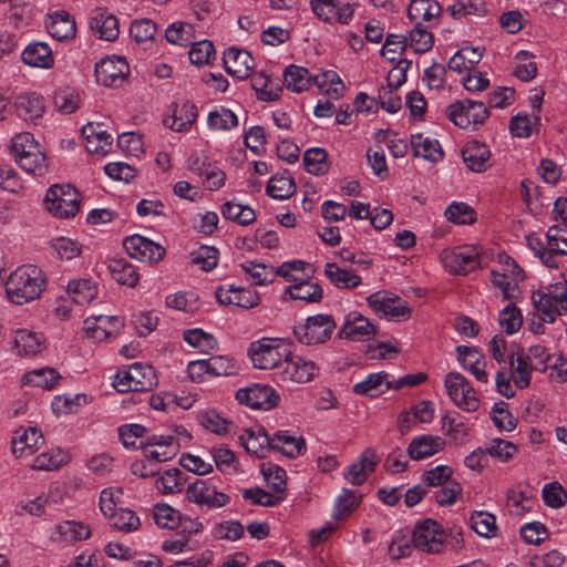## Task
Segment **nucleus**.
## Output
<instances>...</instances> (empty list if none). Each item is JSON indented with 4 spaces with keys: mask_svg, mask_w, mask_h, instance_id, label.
<instances>
[{
    "mask_svg": "<svg viewBox=\"0 0 567 567\" xmlns=\"http://www.w3.org/2000/svg\"><path fill=\"white\" fill-rule=\"evenodd\" d=\"M499 327L509 336L516 333L523 326V315L513 303H508L498 313Z\"/></svg>",
    "mask_w": 567,
    "mask_h": 567,
    "instance_id": "nucleus-64",
    "label": "nucleus"
},
{
    "mask_svg": "<svg viewBox=\"0 0 567 567\" xmlns=\"http://www.w3.org/2000/svg\"><path fill=\"white\" fill-rule=\"evenodd\" d=\"M441 259L444 267L455 275H465L474 270L478 264L477 254L468 247L444 250Z\"/></svg>",
    "mask_w": 567,
    "mask_h": 567,
    "instance_id": "nucleus-21",
    "label": "nucleus"
},
{
    "mask_svg": "<svg viewBox=\"0 0 567 567\" xmlns=\"http://www.w3.org/2000/svg\"><path fill=\"white\" fill-rule=\"evenodd\" d=\"M61 379L60 373L53 368H40L27 372L21 383L23 385H32L43 390H53Z\"/></svg>",
    "mask_w": 567,
    "mask_h": 567,
    "instance_id": "nucleus-43",
    "label": "nucleus"
},
{
    "mask_svg": "<svg viewBox=\"0 0 567 567\" xmlns=\"http://www.w3.org/2000/svg\"><path fill=\"white\" fill-rule=\"evenodd\" d=\"M266 192L275 199H287L296 192V184L288 175L272 176L268 182Z\"/></svg>",
    "mask_w": 567,
    "mask_h": 567,
    "instance_id": "nucleus-62",
    "label": "nucleus"
},
{
    "mask_svg": "<svg viewBox=\"0 0 567 567\" xmlns=\"http://www.w3.org/2000/svg\"><path fill=\"white\" fill-rule=\"evenodd\" d=\"M472 529L480 536L491 538L496 535V518L487 512H475L470 517Z\"/></svg>",
    "mask_w": 567,
    "mask_h": 567,
    "instance_id": "nucleus-63",
    "label": "nucleus"
},
{
    "mask_svg": "<svg viewBox=\"0 0 567 567\" xmlns=\"http://www.w3.org/2000/svg\"><path fill=\"white\" fill-rule=\"evenodd\" d=\"M240 268L255 286L271 284L276 278L275 269L271 266L256 260H246L240 264Z\"/></svg>",
    "mask_w": 567,
    "mask_h": 567,
    "instance_id": "nucleus-47",
    "label": "nucleus"
},
{
    "mask_svg": "<svg viewBox=\"0 0 567 567\" xmlns=\"http://www.w3.org/2000/svg\"><path fill=\"white\" fill-rule=\"evenodd\" d=\"M312 12L323 22L349 24L353 17L350 3L339 0H310Z\"/></svg>",
    "mask_w": 567,
    "mask_h": 567,
    "instance_id": "nucleus-18",
    "label": "nucleus"
},
{
    "mask_svg": "<svg viewBox=\"0 0 567 567\" xmlns=\"http://www.w3.org/2000/svg\"><path fill=\"white\" fill-rule=\"evenodd\" d=\"M220 213L225 219L231 220L241 226L250 225L256 219V213L250 206L243 205L235 200L224 203L220 208Z\"/></svg>",
    "mask_w": 567,
    "mask_h": 567,
    "instance_id": "nucleus-48",
    "label": "nucleus"
},
{
    "mask_svg": "<svg viewBox=\"0 0 567 567\" xmlns=\"http://www.w3.org/2000/svg\"><path fill=\"white\" fill-rule=\"evenodd\" d=\"M10 150L16 162L24 172L38 176L47 173V156L31 133L23 132L14 135Z\"/></svg>",
    "mask_w": 567,
    "mask_h": 567,
    "instance_id": "nucleus-2",
    "label": "nucleus"
},
{
    "mask_svg": "<svg viewBox=\"0 0 567 567\" xmlns=\"http://www.w3.org/2000/svg\"><path fill=\"white\" fill-rule=\"evenodd\" d=\"M485 452L487 456H491L492 458L502 463H507L514 458L518 452V449L514 443L509 441L503 439H493L486 444Z\"/></svg>",
    "mask_w": 567,
    "mask_h": 567,
    "instance_id": "nucleus-60",
    "label": "nucleus"
},
{
    "mask_svg": "<svg viewBox=\"0 0 567 567\" xmlns=\"http://www.w3.org/2000/svg\"><path fill=\"white\" fill-rule=\"evenodd\" d=\"M107 518L114 528L123 533L136 532L141 526L140 517L128 508H118Z\"/></svg>",
    "mask_w": 567,
    "mask_h": 567,
    "instance_id": "nucleus-59",
    "label": "nucleus"
},
{
    "mask_svg": "<svg viewBox=\"0 0 567 567\" xmlns=\"http://www.w3.org/2000/svg\"><path fill=\"white\" fill-rule=\"evenodd\" d=\"M157 384V377L152 365L135 362L118 371L113 385L118 392L151 391Z\"/></svg>",
    "mask_w": 567,
    "mask_h": 567,
    "instance_id": "nucleus-6",
    "label": "nucleus"
},
{
    "mask_svg": "<svg viewBox=\"0 0 567 567\" xmlns=\"http://www.w3.org/2000/svg\"><path fill=\"white\" fill-rule=\"evenodd\" d=\"M239 441L247 453L262 458L271 451V437L262 426L246 429L239 435Z\"/></svg>",
    "mask_w": 567,
    "mask_h": 567,
    "instance_id": "nucleus-31",
    "label": "nucleus"
},
{
    "mask_svg": "<svg viewBox=\"0 0 567 567\" xmlns=\"http://www.w3.org/2000/svg\"><path fill=\"white\" fill-rule=\"evenodd\" d=\"M261 473L267 485L276 493L286 498L287 474L286 471L274 463H262Z\"/></svg>",
    "mask_w": 567,
    "mask_h": 567,
    "instance_id": "nucleus-52",
    "label": "nucleus"
},
{
    "mask_svg": "<svg viewBox=\"0 0 567 567\" xmlns=\"http://www.w3.org/2000/svg\"><path fill=\"white\" fill-rule=\"evenodd\" d=\"M22 61L34 68L50 69L54 64L51 48L45 42H32L21 53Z\"/></svg>",
    "mask_w": 567,
    "mask_h": 567,
    "instance_id": "nucleus-39",
    "label": "nucleus"
},
{
    "mask_svg": "<svg viewBox=\"0 0 567 567\" xmlns=\"http://www.w3.org/2000/svg\"><path fill=\"white\" fill-rule=\"evenodd\" d=\"M14 349L19 355L35 357L45 349V338L41 332L18 329L13 337Z\"/></svg>",
    "mask_w": 567,
    "mask_h": 567,
    "instance_id": "nucleus-32",
    "label": "nucleus"
},
{
    "mask_svg": "<svg viewBox=\"0 0 567 567\" xmlns=\"http://www.w3.org/2000/svg\"><path fill=\"white\" fill-rule=\"evenodd\" d=\"M153 518L159 528L175 529L183 522L182 513L168 504L159 503L153 507Z\"/></svg>",
    "mask_w": 567,
    "mask_h": 567,
    "instance_id": "nucleus-51",
    "label": "nucleus"
},
{
    "mask_svg": "<svg viewBox=\"0 0 567 567\" xmlns=\"http://www.w3.org/2000/svg\"><path fill=\"white\" fill-rule=\"evenodd\" d=\"M47 209L58 218H70L80 209L79 194L70 184L51 186L44 198Z\"/></svg>",
    "mask_w": 567,
    "mask_h": 567,
    "instance_id": "nucleus-8",
    "label": "nucleus"
},
{
    "mask_svg": "<svg viewBox=\"0 0 567 567\" xmlns=\"http://www.w3.org/2000/svg\"><path fill=\"white\" fill-rule=\"evenodd\" d=\"M532 301L540 319L546 323H554L557 317L567 313V290L561 284L551 285L546 290L534 291Z\"/></svg>",
    "mask_w": 567,
    "mask_h": 567,
    "instance_id": "nucleus-3",
    "label": "nucleus"
},
{
    "mask_svg": "<svg viewBox=\"0 0 567 567\" xmlns=\"http://www.w3.org/2000/svg\"><path fill=\"white\" fill-rule=\"evenodd\" d=\"M447 395L460 409L474 412L480 408V400L470 381L460 372H449L444 379Z\"/></svg>",
    "mask_w": 567,
    "mask_h": 567,
    "instance_id": "nucleus-11",
    "label": "nucleus"
},
{
    "mask_svg": "<svg viewBox=\"0 0 567 567\" xmlns=\"http://www.w3.org/2000/svg\"><path fill=\"white\" fill-rule=\"evenodd\" d=\"M462 157L472 172L481 173L488 167L491 151L485 144L472 141L463 147Z\"/></svg>",
    "mask_w": 567,
    "mask_h": 567,
    "instance_id": "nucleus-37",
    "label": "nucleus"
},
{
    "mask_svg": "<svg viewBox=\"0 0 567 567\" xmlns=\"http://www.w3.org/2000/svg\"><path fill=\"white\" fill-rule=\"evenodd\" d=\"M68 291L78 305L90 303L97 295V288L90 279L71 280Z\"/></svg>",
    "mask_w": 567,
    "mask_h": 567,
    "instance_id": "nucleus-57",
    "label": "nucleus"
},
{
    "mask_svg": "<svg viewBox=\"0 0 567 567\" xmlns=\"http://www.w3.org/2000/svg\"><path fill=\"white\" fill-rule=\"evenodd\" d=\"M85 148L91 154L105 155L112 147L113 137L104 130L103 124L89 123L82 127Z\"/></svg>",
    "mask_w": 567,
    "mask_h": 567,
    "instance_id": "nucleus-29",
    "label": "nucleus"
},
{
    "mask_svg": "<svg viewBox=\"0 0 567 567\" xmlns=\"http://www.w3.org/2000/svg\"><path fill=\"white\" fill-rule=\"evenodd\" d=\"M446 115L456 126L468 128L482 125L489 116L485 103L471 99L458 100L446 109Z\"/></svg>",
    "mask_w": 567,
    "mask_h": 567,
    "instance_id": "nucleus-9",
    "label": "nucleus"
},
{
    "mask_svg": "<svg viewBox=\"0 0 567 567\" xmlns=\"http://www.w3.org/2000/svg\"><path fill=\"white\" fill-rule=\"evenodd\" d=\"M123 246L132 258L143 262L155 264L165 256V249L159 244L137 234L126 237Z\"/></svg>",
    "mask_w": 567,
    "mask_h": 567,
    "instance_id": "nucleus-17",
    "label": "nucleus"
},
{
    "mask_svg": "<svg viewBox=\"0 0 567 567\" xmlns=\"http://www.w3.org/2000/svg\"><path fill=\"white\" fill-rule=\"evenodd\" d=\"M367 302L377 315L390 319L408 318L411 312L408 302L386 291H377L370 295Z\"/></svg>",
    "mask_w": 567,
    "mask_h": 567,
    "instance_id": "nucleus-15",
    "label": "nucleus"
},
{
    "mask_svg": "<svg viewBox=\"0 0 567 567\" xmlns=\"http://www.w3.org/2000/svg\"><path fill=\"white\" fill-rule=\"evenodd\" d=\"M112 278L124 286L134 287L138 281L135 267L123 258L112 259L109 264Z\"/></svg>",
    "mask_w": 567,
    "mask_h": 567,
    "instance_id": "nucleus-50",
    "label": "nucleus"
},
{
    "mask_svg": "<svg viewBox=\"0 0 567 567\" xmlns=\"http://www.w3.org/2000/svg\"><path fill=\"white\" fill-rule=\"evenodd\" d=\"M128 72V63L122 56H107L95 65L96 81L104 86L122 85Z\"/></svg>",
    "mask_w": 567,
    "mask_h": 567,
    "instance_id": "nucleus-16",
    "label": "nucleus"
},
{
    "mask_svg": "<svg viewBox=\"0 0 567 567\" xmlns=\"http://www.w3.org/2000/svg\"><path fill=\"white\" fill-rule=\"evenodd\" d=\"M546 243L548 252L556 268L559 267V259L567 256V228L559 226H551L546 231Z\"/></svg>",
    "mask_w": 567,
    "mask_h": 567,
    "instance_id": "nucleus-45",
    "label": "nucleus"
},
{
    "mask_svg": "<svg viewBox=\"0 0 567 567\" xmlns=\"http://www.w3.org/2000/svg\"><path fill=\"white\" fill-rule=\"evenodd\" d=\"M271 451H277L289 458L301 456L307 451V444L301 435L287 430H279L271 436Z\"/></svg>",
    "mask_w": 567,
    "mask_h": 567,
    "instance_id": "nucleus-25",
    "label": "nucleus"
},
{
    "mask_svg": "<svg viewBox=\"0 0 567 567\" xmlns=\"http://www.w3.org/2000/svg\"><path fill=\"white\" fill-rule=\"evenodd\" d=\"M324 274L338 288L352 289L361 284V278L353 271L338 267L337 264L328 262Z\"/></svg>",
    "mask_w": 567,
    "mask_h": 567,
    "instance_id": "nucleus-49",
    "label": "nucleus"
},
{
    "mask_svg": "<svg viewBox=\"0 0 567 567\" xmlns=\"http://www.w3.org/2000/svg\"><path fill=\"white\" fill-rule=\"evenodd\" d=\"M185 498L200 511H215L227 506L230 496L219 492L210 480L197 478L185 489Z\"/></svg>",
    "mask_w": 567,
    "mask_h": 567,
    "instance_id": "nucleus-7",
    "label": "nucleus"
},
{
    "mask_svg": "<svg viewBox=\"0 0 567 567\" xmlns=\"http://www.w3.org/2000/svg\"><path fill=\"white\" fill-rule=\"evenodd\" d=\"M303 165L308 173L319 176L329 169L328 154L324 148H309L303 154Z\"/></svg>",
    "mask_w": 567,
    "mask_h": 567,
    "instance_id": "nucleus-56",
    "label": "nucleus"
},
{
    "mask_svg": "<svg viewBox=\"0 0 567 567\" xmlns=\"http://www.w3.org/2000/svg\"><path fill=\"white\" fill-rule=\"evenodd\" d=\"M147 435V429L141 424L131 423L118 427L120 440L127 449L142 447L141 442H145Z\"/></svg>",
    "mask_w": 567,
    "mask_h": 567,
    "instance_id": "nucleus-61",
    "label": "nucleus"
},
{
    "mask_svg": "<svg viewBox=\"0 0 567 567\" xmlns=\"http://www.w3.org/2000/svg\"><path fill=\"white\" fill-rule=\"evenodd\" d=\"M248 354L257 369L279 368L281 370L285 360L289 358L290 349L284 340L264 338L250 344Z\"/></svg>",
    "mask_w": 567,
    "mask_h": 567,
    "instance_id": "nucleus-4",
    "label": "nucleus"
},
{
    "mask_svg": "<svg viewBox=\"0 0 567 567\" xmlns=\"http://www.w3.org/2000/svg\"><path fill=\"white\" fill-rule=\"evenodd\" d=\"M48 32L56 40H69L75 35L74 19L64 10L55 11L45 21Z\"/></svg>",
    "mask_w": 567,
    "mask_h": 567,
    "instance_id": "nucleus-35",
    "label": "nucleus"
},
{
    "mask_svg": "<svg viewBox=\"0 0 567 567\" xmlns=\"http://www.w3.org/2000/svg\"><path fill=\"white\" fill-rule=\"evenodd\" d=\"M44 285L45 278L40 268L23 265L10 274L6 281V293L12 303L24 305L38 299Z\"/></svg>",
    "mask_w": 567,
    "mask_h": 567,
    "instance_id": "nucleus-1",
    "label": "nucleus"
},
{
    "mask_svg": "<svg viewBox=\"0 0 567 567\" xmlns=\"http://www.w3.org/2000/svg\"><path fill=\"white\" fill-rule=\"evenodd\" d=\"M411 147L414 156L431 162H439L443 158V150L437 140L423 134L411 136Z\"/></svg>",
    "mask_w": 567,
    "mask_h": 567,
    "instance_id": "nucleus-42",
    "label": "nucleus"
},
{
    "mask_svg": "<svg viewBox=\"0 0 567 567\" xmlns=\"http://www.w3.org/2000/svg\"><path fill=\"white\" fill-rule=\"evenodd\" d=\"M235 398L240 404L265 411L277 406L280 400L274 388L264 384L241 388L236 391Z\"/></svg>",
    "mask_w": 567,
    "mask_h": 567,
    "instance_id": "nucleus-14",
    "label": "nucleus"
},
{
    "mask_svg": "<svg viewBox=\"0 0 567 567\" xmlns=\"http://www.w3.org/2000/svg\"><path fill=\"white\" fill-rule=\"evenodd\" d=\"M458 361L462 368L474 375L482 383L488 382V374L485 370L486 360L483 353L477 349L467 346H458L456 348Z\"/></svg>",
    "mask_w": 567,
    "mask_h": 567,
    "instance_id": "nucleus-28",
    "label": "nucleus"
},
{
    "mask_svg": "<svg viewBox=\"0 0 567 567\" xmlns=\"http://www.w3.org/2000/svg\"><path fill=\"white\" fill-rule=\"evenodd\" d=\"M284 82L288 90L301 93L311 86L313 76L308 69L291 64L284 72Z\"/></svg>",
    "mask_w": 567,
    "mask_h": 567,
    "instance_id": "nucleus-46",
    "label": "nucleus"
},
{
    "mask_svg": "<svg viewBox=\"0 0 567 567\" xmlns=\"http://www.w3.org/2000/svg\"><path fill=\"white\" fill-rule=\"evenodd\" d=\"M318 365L300 355H293L291 352L289 358L285 360V363L279 371L282 381H291L296 383H307L313 380L318 373Z\"/></svg>",
    "mask_w": 567,
    "mask_h": 567,
    "instance_id": "nucleus-19",
    "label": "nucleus"
},
{
    "mask_svg": "<svg viewBox=\"0 0 567 567\" xmlns=\"http://www.w3.org/2000/svg\"><path fill=\"white\" fill-rule=\"evenodd\" d=\"M313 84L330 99L339 100L343 96L346 86L337 72L327 70L313 75Z\"/></svg>",
    "mask_w": 567,
    "mask_h": 567,
    "instance_id": "nucleus-44",
    "label": "nucleus"
},
{
    "mask_svg": "<svg viewBox=\"0 0 567 567\" xmlns=\"http://www.w3.org/2000/svg\"><path fill=\"white\" fill-rule=\"evenodd\" d=\"M389 374L381 371L368 374L364 380L353 385V392L361 395L377 396L392 389L393 382L390 381Z\"/></svg>",
    "mask_w": 567,
    "mask_h": 567,
    "instance_id": "nucleus-40",
    "label": "nucleus"
},
{
    "mask_svg": "<svg viewBox=\"0 0 567 567\" xmlns=\"http://www.w3.org/2000/svg\"><path fill=\"white\" fill-rule=\"evenodd\" d=\"M216 299L225 306H236L243 309H250L259 305L260 296L257 291L235 285H223L216 288Z\"/></svg>",
    "mask_w": 567,
    "mask_h": 567,
    "instance_id": "nucleus-20",
    "label": "nucleus"
},
{
    "mask_svg": "<svg viewBox=\"0 0 567 567\" xmlns=\"http://www.w3.org/2000/svg\"><path fill=\"white\" fill-rule=\"evenodd\" d=\"M91 536V528L87 524L78 520H64L52 528L49 539L61 545H72L82 542Z\"/></svg>",
    "mask_w": 567,
    "mask_h": 567,
    "instance_id": "nucleus-23",
    "label": "nucleus"
},
{
    "mask_svg": "<svg viewBox=\"0 0 567 567\" xmlns=\"http://www.w3.org/2000/svg\"><path fill=\"white\" fill-rule=\"evenodd\" d=\"M145 450L144 456L150 463H163L175 457L179 443L173 434H150L141 442Z\"/></svg>",
    "mask_w": 567,
    "mask_h": 567,
    "instance_id": "nucleus-13",
    "label": "nucleus"
},
{
    "mask_svg": "<svg viewBox=\"0 0 567 567\" xmlns=\"http://www.w3.org/2000/svg\"><path fill=\"white\" fill-rule=\"evenodd\" d=\"M375 327L359 311H351L344 317L339 337L352 341L370 340L375 336Z\"/></svg>",
    "mask_w": 567,
    "mask_h": 567,
    "instance_id": "nucleus-22",
    "label": "nucleus"
},
{
    "mask_svg": "<svg viewBox=\"0 0 567 567\" xmlns=\"http://www.w3.org/2000/svg\"><path fill=\"white\" fill-rule=\"evenodd\" d=\"M337 323L331 315L319 313L308 317L293 327V336L305 346L326 343L336 330Z\"/></svg>",
    "mask_w": 567,
    "mask_h": 567,
    "instance_id": "nucleus-5",
    "label": "nucleus"
},
{
    "mask_svg": "<svg viewBox=\"0 0 567 567\" xmlns=\"http://www.w3.org/2000/svg\"><path fill=\"white\" fill-rule=\"evenodd\" d=\"M70 460L69 453L61 449H52L38 455L32 468L38 471H53L66 464Z\"/></svg>",
    "mask_w": 567,
    "mask_h": 567,
    "instance_id": "nucleus-55",
    "label": "nucleus"
},
{
    "mask_svg": "<svg viewBox=\"0 0 567 567\" xmlns=\"http://www.w3.org/2000/svg\"><path fill=\"white\" fill-rule=\"evenodd\" d=\"M223 62L228 74L239 79H247L254 69V59L246 50L229 48L224 52Z\"/></svg>",
    "mask_w": 567,
    "mask_h": 567,
    "instance_id": "nucleus-26",
    "label": "nucleus"
},
{
    "mask_svg": "<svg viewBox=\"0 0 567 567\" xmlns=\"http://www.w3.org/2000/svg\"><path fill=\"white\" fill-rule=\"evenodd\" d=\"M445 439L439 435L423 434L415 436L408 446V455L414 461L429 458L444 450Z\"/></svg>",
    "mask_w": 567,
    "mask_h": 567,
    "instance_id": "nucleus-27",
    "label": "nucleus"
},
{
    "mask_svg": "<svg viewBox=\"0 0 567 567\" xmlns=\"http://www.w3.org/2000/svg\"><path fill=\"white\" fill-rule=\"evenodd\" d=\"M120 326V320L115 316H92L84 320V331L86 336L96 341H103L111 337Z\"/></svg>",
    "mask_w": 567,
    "mask_h": 567,
    "instance_id": "nucleus-34",
    "label": "nucleus"
},
{
    "mask_svg": "<svg viewBox=\"0 0 567 567\" xmlns=\"http://www.w3.org/2000/svg\"><path fill=\"white\" fill-rule=\"evenodd\" d=\"M90 28L95 37L105 41H114L120 33L117 18L103 10L94 13L90 21Z\"/></svg>",
    "mask_w": 567,
    "mask_h": 567,
    "instance_id": "nucleus-36",
    "label": "nucleus"
},
{
    "mask_svg": "<svg viewBox=\"0 0 567 567\" xmlns=\"http://www.w3.org/2000/svg\"><path fill=\"white\" fill-rule=\"evenodd\" d=\"M445 532L442 526L427 518L419 523L412 534L413 546L422 551L436 554L443 548Z\"/></svg>",
    "mask_w": 567,
    "mask_h": 567,
    "instance_id": "nucleus-12",
    "label": "nucleus"
},
{
    "mask_svg": "<svg viewBox=\"0 0 567 567\" xmlns=\"http://www.w3.org/2000/svg\"><path fill=\"white\" fill-rule=\"evenodd\" d=\"M43 442V435L37 427H20L12 439V452L17 457H27L33 454Z\"/></svg>",
    "mask_w": 567,
    "mask_h": 567,
    "instance_id": "nucleus-30",
    "label": "nucleus"
},
{
    "mask_svg": "<svg viewBox=\"0 0 567 567\" xmlns=\"http://www.w3.org/2000/svg\"><path fill=\"white\" fill-rule=\"evenodd\" d=\"M442 8L435 0H412L408 8V17L415 24L431 22L441 16Z\"/></svg>",
    "mask_w": 567,
    "mask_h": 567,
    "instance_id": "nucleus-41",
    "label": "nucleus"
},
{
    "mask_svg": "<svg viewBox=\"0 0 567 567\" xmlns=\"http://www.w3.org/2000/svg\"><path fill=\"white\" fill-rule=\"evenodd\" d=\"M197 115V107L194 104L183 103L174 106L173 114L165 117L163 124L175 132H186L196 121Z\"/></svg>",
    "mask_w": 567,
    "mask_h": 567,
    "instance_id": "nucleus-38",
    "label": "nucleus"
},
{
    "mask_svg": "<svg viewBox=\"0 0 567 567\" xmlns=\"http://www.w3.org/2000/svg\"><path fill=\"white\" fill-rule=\"evenodd\" d=\"M17 115L24 122L40 120L44 114L43 97L37 93L20 94L14 100Z\"/></svg>",
    "mask_w": 567,
    "mask_h": 567,
    "instance_id": "nucleus-33",
    "label": "nucleus"
},
{
    "mask_svg": "<svg viewBox=\"0 0 567 567\" xmlns=\"http://www.w3.org/2000/svg\"><path fill=\"white\" fill-rule=\"evenodd\" d=\"M207 124L213 131H229L238 126V117L233 111L221 106L208 113Z\"/></svg>",
    "mask_w": 567,
    "mask_h": 567,
    "instance_id": "nucleus-58",
    "label": "nucleus"
},
{
    "mask_svg": "<svg viewBox=\"0 0 567 567\" xmlns=\"http://www.w3.org/2000/svg\"><path fill=\"white\" fill-rule=\"evenodd\" d=\"M292 299L303 300L307 302H317L322 298V289L318 284L310 282L301 277L297 284L290 286L286 290Z\"/></svg>",
    "mask_w": 567,
    "mask_h": 567,
    "instance_id": "nucleus-54",
    "label": "nucleus"
},
{
    "mask_svg": "<svg viewBox=\"0 0 567 567\" xmlns=\"http://www.w3.org/2000/svg\"><path fill=\"white\" fill-rule=\"evenodd\" d=\"M187 168L202 178L203 186L208 190H218L225 185L226 174L204 152H194L187 159Z\"/></svg>",
    "mask_w": 567,
    "mask_h": 567,
    "instance_id": "nucleus-10",
    "label": "nucleus"
},
{
    "mask_svg": "<svg viewBox=\"0 0 567 567\" xmlns=\"http://www.w3.org/2000/svg\"><path fill=\"white\" fill-rule=\"evenodd\" d=\"M513 365L514 353L511 354L508 364L502 365L495 375L496 391L506 399L514 398L518 389L514 383Z\"/></svg>",
    "mask_w": 567,
    "mask_h": 567,
    "instance_id": "nucleus-53",
    "label": "nucleus"
},
{
    "mask_svg": "<svg viewBox=\"0 0 567 567\" xmlns=\"http://www.w3.org/2000/svg\"><path fill=\"white\" fill-rule=\"evenodd\" d=\"M379 462L375 451L367 447L359 456L357 462L350 464L343 472L344 480L351 485L358 486L363 484L369 475L374 472Z\"/></svg>",
    "mask_w": 567,
    "mask_h": 567,
    "instance_id": "nucleus-24",
    "label": "nucleus"
}]
</instances>
